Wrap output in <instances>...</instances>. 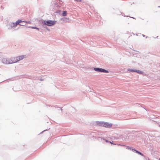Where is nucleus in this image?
<instances>
[{
    "instance_id": "7ed1b4c3",
    "label": "nucleus",
    "mask_w": 160,
    "mask_h": 160,
    "mask_svg": "<svg viewBox=\"0 0 160 160\" xmlns=\"http://www.w3.org/2000/svg\"><path fill=\"white\" fill-rule=\"evenodd\" d=\"M56 22L55 21H51L50 20L47 21L43 20L42 21V24L48 26H52L55 24Z\"/></svg>"
},
{
    "instance_id": "423d86ee",
    "label": "nucleus",
    "mask_w": 160,
    "mask_h": 160,
    "mask_svg": "<svg viewBox=\"0 0 160 160\" xmlns=\"http://www.w3.org/2000/svg\"><path fill=\"white\" fill-rule=\"evenodd\" d=\"M112 124H110L108 122H103L102 126L106 128H110L112 127Z\"/></svg>"
},
{
    "instance_id": "dca6fc26",
    "label": "nucleus",
    "mask_w": 160,
    "mask_h": 160,
    "mask_svg": "<svg viewBox=\"0 0 160 160\" xmlns=\"http://www.w3.org/2000/svg\"><path fill=\"white\" fill-rule=\"evenodd\" d=\"M75 1L77 2H81L82 1V0H75Z\"/></svg>"
},
{
    "instance_id": "39448f33",
    "label": "nucleus",
    "mask_w": 160,
    "mask_h": 160,
    "mask_svg": "<svg viewBox=\"0 0 160 160\" xmlns=\"http://www.w3.org/2000/svg\"><path fill=\"white\" fill-rule=\"evenodd\" d=\"M94 70L96 71L102 72H108V71L101 68H94Z\"/></svg>"
},
{
    "instance_id": "f8f14e48",
    "label": "nucleus",
    "mask_w": 160,
    "mask_h": 160,
    "mask_svg": "<svg viewBox=\"0 0 160 160\" xmlns=\"http://www.w3.org/2000/svg\"><path fill=\"white\" fill-rule=\"evenodd\" d=\"M31 28H33V29H37L38 30H39V29L38 28H37V27H31Z\"/></svg>"
},
{
    "instance_id": "a211bd4d",
    "label": "nucleus",
    "mask_w": 160,
    "mask_h": 160,
    "mask_svg": "<svg viewBox=\"0 0 160 160\" xmlns=\"http://www.w3.org/2000/svg\"><path fill=\"white\" fill-rule=\"evenodd\" d=\"M110 143H112V142H110Z\"/></svg>"
},
{
    "instance_id": "0eeeda50",
    "label": "nucleus",
    "mask_w": 160,
    "mask_h": 160,
    "mask_svg": "<svg viewBox=\"0 0 160 160\" xmlns=\"http://www.w3.org/2000/svg\"><path fill=\"white\" fill-rule=\"evenodd\" d=\"M103 122H97L96 124H97L99 126H103Z\"/></svg>"
},
{
    "instance_id": "6e6552de",
    "label": "nucleus",
    "mask_w": 160,
    "mask_h": 160,
    "mask_svg": "<svg viewBox=\"0 0 160 160\" xmlns=\"http://www.w3.org/2000/svg\"><path fill=\"white\" fill-rule=\"evenodd\" d=\"M67 11H64L63 12L62 15L64 16H65L67 15Z\"/></svg>"
},
{
    "instance_id": "f257e3e1",
    "label": "nucleus",
    "mask_w": 160,
    "mask_h": 160,
    "mask_svg": "<svg viewBox=\"0 0 160 160\" xmlns=\"http://www.w3.org/2000/svg\"><path fill=\"white\" fill-rule=\"evenodd\" d=\"M25 21H22L19 19L17 21L15 22H13L12 23V27H16L18 25H19L21 26H25L26 24L24 23Z\"/></svg>"
},
{
    "instance_id": "9d476101",
    "label": "nucleus",
    "mask_w": 160,
    "mask_h": 160,
    "mask_svg": "<svg viewBox=\"0 0 160 160\" xmlns=\"http://www.w3.org/2000/svg\"><path fill=\"white\" fill-rule=\"evenodd\" d=\"M128 71H129L131 72H135V70H133L132 69H128Z\"/></svg>"
},
{
    "instance_id": "20e7f679",
    "label": "nucleus",
    "mask_w": 160,
    "mask_h": 160,
    "mask_svg": "<svg viewBox=\"0 0 160 160\" xmlns=\"http://www.w3.org/2000/svg\"><path fill=\"white\" fill-rule=\"evenodd\" d=\"M26 57V56L22 55L19 56L16 58H12V59H14V62H16L18 61H19L21 60H22L24 58H25Z\"/></svg>"
},
{
    "instance_id": "f3484780",
    "label": "nucleus",
    "mask_w": 160,
    "mask_h": 160,
    "mask_svg": "<svg viewBox=\"0 0 160 160\" xmlns=\"http://www.w3.org/2000/svg\"><path fill=\"white\" fill-rule=\"evenodd\" d=\"M127 148L128 149H131L130 148Z\"/></svg>"
},
{
    "instance_id": "6ab92c4d",
    "label": "nucleus",
    "mask_w": 160,
    "mask_h": 160,
    "mask_svg": "<svg viewBox=\"0 0 160 160\" xmlns=\"http://www.w3.org/2000/svg\"><path fill=\"white\" fill-rule=\"evenodd\" d=\"M159 126L160 127V125H159Z\"/></svg>"
},
{
    "instance_id": "9b49d317",
    "label": "nucleus",
    "mask_w": 160,
    "mask_h": 160,
    "mask_svg": "<svg viewBox=\"0 0 160 160\" xmlns=\"http://www.w3.org/2000/svg\"><path fill=\"white\" fill-rule=\"evenodd\" d=\"M24 23L27 24H31V22L30 21H25Z\"/></svg>"
},
{
    "instance_id": "f03ea898",
    "label": "nucleus",
    "mask_w": 160,
    "mask_h": 160,
    "mask_svg": "<svg viewBox=\"0 0 160 160\" xmlns=\"http://www.w3.org/2000/svg\"><path fill=\"white\" fill-rule=\"evenodd\" d=\"M2 62L5 64H10L12 63H15L14 59H12V58H4L2 59Z\"/></svg>"
},
{
    "instance_id": "2eb2a0df",
    "label": "nucleus",
    "mask_w": 160,
    "mask_h": 160,
    "mask_svg": "<svg viewBox=\"0 0 160 160\" xmlns=\"http://www.w3.org/2000/svg\"><path fill=\"white\" fill-rule=\"evenodd\" d=\"M138 153L139 154H140L142 156H143V154H142L140 152H138Z\"/></svg>"
},
{
    "instance_id": "ddd939ff",
    "label": "nucleus",
    "mask_w": 160,
    "mask_h": 160,
    "mask_svg": "<svg viewBox=\"0 0 160 160\" xmlns=\"http://www.w3.org/2000/svg\"><path fill=\"white\" fill-rule=\"evenodd\" d=\"M132 149V151H135V152H137V153H138V151L134 149Z\"/></svg>"
},
{
    "instance_id": "aec40b11",
    "label": "nucleus",
    "mask_w": 160,
    "mask_h": 160,
    "mask_svg": "<svg viewBox=\"0 0 160 160\" xmlns=\"http://www.w3.org/2000/svg\"><path fill=\"white\" fill-rule=\"evenodd\" d=\"M159 160H160V159H159Z\"/></svg>"
},
{
    "instance_id": "1a4fd4ad",
    "label": "nucleus",
    "mask_w": 160,
    "mask_h": 160,
    "mask_svg": "<svg viewBox=\"0 0 160 160\" xmlns=\"http://www.w3.org/2000/svg\"><path fill=\"white\" fill-rule=\"evenodd\" d=\"M134 72H137L138 73H139V74H142V71H141L139 70H135V71Z\"/></svg>"
},
{
    "instance_id": "4468645a",
    "label": "nucleus",
    "mask_w": 160,
    "mask_h": 160,
    "mask_svg": "<svg viewBox=\"0 0 160 160\" xmlns=\"http://www.w3.org/2000/svg\"><path fill=\"white\" fill-rule=\"evenodd\" d=\"M132 149V151H135V152H137V153H138V151L134 149Z\"/></svg>"
}]
</instances>
